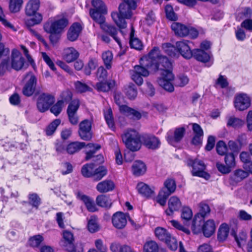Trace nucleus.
I'll use <instances>...</instances> for the list:
<instances>
[{"label": "nucleus", "instance_id": "1", "mask_svg": "<svg viewBox=\"0 0 252 252\" xmlns=\"http://www.w3.org/2000/svg\"><path fill=\"white\" fill-rule=\"evenodd\" d=\"M140 64L141 65H135L131 72V79L137 85L143 84L142 76H148L149 71L158 72L161 76L157 81L159 85L170 93L174 91L171 81L174 76L171 70V63L166 56L161 55L158 47H153L147 56L143 57Z\"/></svg>", "mask_w": 252, "mask_h": 252}, {"label": "nucleus", "instance_id": "2", "mask_svg": "<svg viewBox=\"0 0 252 252\" xmlns=\"http://www.w3.org/2000/svg\"><path fill=\"white\" fill-rule=\"evenodd\" d=\"M138 0H124V2L119 6V12H113L111 17L117 26L120 29L126 27L127 23L126 19L131 18L132 11L137 7Z\"/></svg>", "mask_w": 252, "mask_h": 252}, {"label": "nucleus", "instance_id": "3", "mask_svg": "<svg viewBox=\"0 0 252 252\" xmlns=\"http://www.w3.org/2000/svg\"><path fill=\"white\" fill-rule=\"evenodd\" d=\"M122 140L129 150L125 153L124 159L126 162H131L134 158L133 152L141 148L140 135L134 129H127L122 135Z\"/></svg>", "mask_w": 252, "mask_h": 252}, {"label": "nucleus", "instance_id": "4", "mask_svg": "<svg viewBox=\"0 0 252 252\" xmlns=\"http://www.w3.org/2000/svg\"><path fill=\"white\" fill-rule=\"evenodd\" d=\"M96 164L88 163L84 165L81 169L82 174L84 177H93L96 181L101 180L107 174V170L104 166H99L96 168Z\"/></svg>", "mask_w": 252, "mask_h": 252}, {"label": "nucleus", "instance_id": "5", "mask_svg": "<svg viewBox=\"0 0 252 252\" xmlns=\"http://www.w3.org/2000/svg\"><path fill=\"white\" fill-rule=\"evenodd\" d=\"M176 188L175 181L172 179H167L164 183V187L159 191L157 201L160 205L164 206L169 196L173 193Z\"/></svg>", "mask_w": 252, "mask_h": 252}, {"label": "nucleus", "instance_id": "6", "mask_svg": "<svg viewBox=\"0 0 252 252\" xmlns=\"http://www.w3.org/2000/svg\"><path fill=\"white\" fill-rule=\"evenodd\" d=\"M187 163L189 166L192 168L191 172L193 176L203 177L206 179L209 178L210 175L205 171L206 165L202 160L189 158L187 159Z\"/></svg>", "mask_w": 252, "mask_h": 252}, {"label": "nucleus", "instance_id": "7", "mask_svg": "<svg viewBox=\"0 0 252 252\" xmlns=\"http://www.w3.org/2000/svg\"><path fill=\"white\" fill-rule=\"evenodd\" d=\"M94 15V17L97 19V23H98L100 26L101 29L105 32L108 33L111 36L116 42L119 45V47L122 48V44L120 39L117 36L118 33V30L117 28L112 25L105 22V18L104 16H99V17L97 18Z\"/></svg>", "mask_w": 252, "mask_h": 252}, {"label": "nucleus", "instance_id": "8", "mask_svg": "<svg viewBox=\"0 0 252 252\" xmlns=\"http://www.w3.org/2000/svg\"><path fill=\"white\" fill-rule=\"evenodd\" d=\"M186 129L184 127L176 128L174 130H169L166 135L168 143L171 145L180 142L184 137Z\"/></svg>", "mask_w": 252, "mask_h": 252}, {"label": "nucleus", "instance_id": "9", "mask_svg": "<svg viewBox=\"0 0 252 252\" xmlns=\"http://www.w3.org/2000/svg\"><path fill=\"white\" fill-rule=\"evenodd\" d=\"M251 101V98L247 94L238 93L234 97V107L238 110L244 111L250 106Z\"/></svg>", "mask_w": 252, "mask_h": 252}, {"label": "nucleus", "instance_id": "10", "mask_svg": "<svg viewBox=\"0 0 252 252\" xmlns=\"http://www.w3.org/2000/svg\"><path fill=\"white\" fill-rule=\"evenodd\" d=\"M92 4L94 8L90 9V14L92 18L97 22V19L93 16L95 14L94 16L97 18L99 16H104L103 15L107 13V7L101 0H92Z\"/></svg>", "mask_w": 252, "mask_h": 252}, {"label": "nucleus", "instance_id": "11", "mask_svg": "<svg viewBox=\"0 0 252 252\" xmlns=\"http://www.w3.org/2000/svg\"><path fill=\"white\" fill-rule=\"evenodd\" d=\"M192 57L197 61L205 63L207 67H210L213 64L214 59L212 55L203 50L198 49L193 50Z\"/></svg>", "mask_w": 252, "mask_h": 252}, {"label": "nucleus", "instance_id": "12", "mask_svg": "<svg viewBox=\"0 0 252 252\" xmlns=\"http://www.w3.org/2000/svg\"><path fill=\"white\" fill-rule=\"evenodd\" d=\"M191 42L187 40H182L176 43L177 51L185 59H189L192 57L193 50H191Z\"/></svg>", "mask_w": 252, "mask_h": 252}, {"label": "nucleus", "instance_id": "13", "mask_svg": "<svg viewBox=\"0 0 252 252\" xmlns=\"http://www.w3.org/2000/svg\"><path fill=\"white\" fill-rule=\"evenodd\" d=\"M92 122L87 119L82 121L79 124L78 131L80 138L86 141L90 140L92 137Z\"/></svg>", "mask_w": 252, "mask_h": 252}, {"label": "nucleus", "instance_id": "14", "mask_svg": "<svg viewBox=\"0 0 252 252\" xmlns=\"http://www.w3.org/2000/svg\"><path fill=\"white\" fill-rule=\"evenodd\" d=\"M140 141L141 144L143 143L147 148L152 150L158 149L160 145L159 139L153 135H140Z\"/></svg>", "mask_w": 252, "mask_h": 252}, {"label": "nucleus", "instance_id": "15", "mask_svg": "<svg viewBox=\"0 0 252 252\" xmlns=\"http://www.w3.org/2000/svg\"><path fill=\"white\" fill-rule=\"evenodd\" d=\"M210 208L207 204L200 203L199 204V212L197 213L193 220L192 226L195 227L197 225V222L203 221L205 218L208 216L210 213Z\"/></svg>", "mask_w": 252, "mask_h": 252}, {"label": "nucleus", "instance_id": "16", "mask_svg": "<svg viewBox=\"0 0 252 252\" xmlns=\"http://www.w3.org/2000/svg\"><path fill=\"white\" fill-rule=\"evenodd\" d=\"M25 59L21 53L16 49L12 50L11 54V64L13 69L15 70H21L24 66Z\"/></svg>", "mask_w": 252, "mask_h": 252}, {"label": "nucleus", "instance_id": "17", "mask_svg": "<svg viewBox=\"0 0 252 252\" xmlns=\"http://www.w3.org/2000/svg\"><path fill=\"white\" fill-rule=\"evenodd\" d=\"M26 78H29V80L23 88V93L25 95L30 96L33 94L35 91L36 79L35 76L31 72L27 74Z\"/></svg>", "mask_w": 252, "mask_h": 252}, {"label": "nucleus", "instance_id": "18", "mask_svg": "<svg viewBox=\"0 0 252 252\" xmlns=\"http://www.w3.org/2000/svg\"><path fill=\"white\" fill-rule=\"evenodd\" d=\"M44 239L43 237L41 235H35L29 238L28 241V244L29 246L34 249H39L40 252H47V246L44 245L40 247Z\"/></svg>", "mask_w": 252, "mask_h": 252}, {"label": "nucleus", "instance_id": "19", "mask_svg": "<svg viewBox=\"0 0 252 252\" xmlns=\"http://www.w3.org/2000/svg\"><path fill=\"white\" fill-rule=\"evenodd\" d=\"M113 226L117 229H123L127 223V217L126 214L121 212L115 213L112 219Z\"/></svg>", "mask_w": 252, "mask_h": 252}, {"label": "nucleus", "instance_id": "20", "mask_svg": "<svg viewBox=\"0 0 252 252\" xmlns=\"http://www.w3.org/2000/svg\"><path fill=\"white\" fill-rule=\"evenodd\" d=\"M87 146L90 148H94L93 150H90L86 153V159L87 160L93 158V161L96 162V164L101 163L103 161V158L101 155H98L96 157H94V155L96 151L100 148V146L98 145H94L93 143H89Z\"/></svg>", "mask_w": 252, "mask_h": 252}, {"label": "nucleus", "instance_id": "21", "mask_svg": "<svg viewBox=\"0 0 252 252\" xmlns=\"http://www.w3.org/2000/svg\"><path fill=\"white\" fill-rule=\"evenodd\" d=\"M79 56V52L73 47H68L64 49L62 54L63 59L68 63L74 62Z\"/></svg>", "mask_w": 252, "mask_h": 252}, {"label": "nucleus", "instance_id": "22", "mask_svg": "<svg viewBox=\"0 0 252 252\" xmlns=\"http://www.w3.org/2000/svg\"><path fill=\"white\" fill-rule=\"evenodd\" d=\"M168 206L165 213L167 216H171L174 212L178 211L181 208V202L177 197L173 196L169 199Z\"/></svg>", "mask_w": 252, "mask_h": 252}, {"label": "nucleus", "instance_id": "23", "mask_svg": "<svg viewBox=\"0 0 252 252\" xmlns=\"http://www.w3.org/2000/svg\"><path fill=\"white\" fill-rule=\"evenodd\" d=\"M63 236L65 241L64 247L68 252L75 251V247L73 244L74 237L72 233L68 230H64L63 232Z\"/></svg>", "mask_w": 252, "mask_h": 252}, {"label": "nucleus", "instance_id": "24", "mask_svg": "<svg viewBox=\"0 0 252 252\" xmlns=\"http://www.w3.org/2000/svg\"><path fill=\"white\" fill-rule=\"evenodd\" d=\"M82 27L79 23H73L69 28L67 32V38L70 41H74L78 38Z\"/></svg>", "mask_w": 252, "mask_h": 252}, {"label": "nucleus", "instance_id": "25", "mask_svg": "<svg viewBox=\"0 0 252 252\" xmlns=\"http://www.w3.org/2000/svg\"><path fill=\"white\" fill-rule=\"evenodd\" d=\"M172 30L176 35L180 37L188 36L189 27L178 22H173L171 26Z\"/></svg>", "mask_w": 252, "mask_h": 252}, {"label": "nucleus", "instance_id": "26", "mask_svg": "<svg viewBox=\"0 0 252 252\" xmlns=\"http://www.w3.org/2000/svg\"><path fill=\"white\" fill-rule=\"evenodd\" d=\"M86 146L83 142H72L68 144L66 147V152L69 155H73L78 152Z\"/></svg>", "mask_w": 252, "mask_h": 252}, {"label": "nucleus", "instance_id": "27", "mask_svg": "<svg viewBox=\"0 0 252 252\" xmlns=\"http://www.w3.org/2000/svg\"><path fill=\"white\" fill-rule=\"evenodd\" d=\"M40 5L39 0H30L26 7V14L28 16L35 15L37 14Z\"/></svg>", "mask_w": 252, "mask_h": 252}, {"label": "nucleus", "instance_id": "28", "mask_svg": "<svg viewBox=\"0 0 252 252\" xmlns=\"http://www.w3.org/2000/svg\"><path fill=\"white\" fill-rule=\"evenodd\" d=\"M202 229L204 235L206 237H210L211 236L216 230V225L214 220H208L204 223Z\"/></svg>", "mask_w": 252, "mask_h": 252}, {"label": "nucleus", "instance_id": "29", "mask_svg": "<svg viewBox=\"0 0 252 252\" xmlns=\"http://www.w3.org/2000/svg\"><path fill=\"white\" fill-rule=\"evenodd\" d=\"M68 21L66 18H63L53 23L50 27V31L61 33L63 29L68 25Z\"/></svg>", "mask_w": 252, "mask_h": 252}, {"label": "nucleus", "instance_id": "30", "mask_svg": "<svg viewBox=\"0 0 252 252\" xmlns=\"http://www.w3.org/2000/svg\"><path fill=\"white\" fill-rule=\"evenodd\" d=\"M114 187L113 182L111 180H105L97 184L96 189L99 192L103 193L112 190Z\"/></svg>", "mask_w": 252, "mask_h": 252}, {"label": "nucleus", "instance_id": "31", "mask_svg": "<svg viewBox=\"0 0 252 252\" xmlns=\"http://www.w3.org/2000/svg\"><path fill=\"white\" fill-rule=\"evenodd\" d=\"M146 171V166L145 163L140 160L135 161L132 166V171L133 174L139 176L143 175Z\"/></svg>", "mask_w": 252, "mask_h": 252}, {"label": "nucleus", "instance_id": "32", "mask_svg": "<svg viewBox=\"0 0 252 252\" xmlns=\"http://www.w3.org/2000/svg\"><path fill=\"white\" fill-rule=\"evenodd\" d=\"M29 202L22 201L21 204L23 205H31L33 207L38 208L41 203L40 198L35 193H30L28 195Z\"/></svg>", "mask_w": 252, "mask_h": 252}, {"label": "nucleus", "instance_id": "33", "mask_svg": "<svg viewBox=\"0 0 252 252\" xmlns=\"http://www.w3.org/2000/svg\"><path fill=\"white\" fill-rule=\"evenodd\" d=\"M134 29L131 27V31L130 33L129 45L131 48L137 50H141L143 49V45L142 41L137 37L134 36Z\"/></svg>", "mask_w": 252, "mask_h": 252}, {"label": "nucleus", "instance_id": "34", "mask_svg": "<svg viewBox=\"0 0 252 252\" xmlns=\"http://www.w3.org/2000/svg\"><path fill=\"white\" fill-rule=\"evenodd\" d=\"M138 192L143 196L149 197L154 193V190L147 184L141 182L136 187Z\"/></svg>", "mask_w": 252, "mask_h": 252}, {"label": "nucleus", "instance_id": "35", "mask_svg": "<svg viewBox=\"0 0 252 252\" xmlns=\"http://www.w3.org/2000/svg\"><path fill=\"white\" fill-rule=\"evenodd\" d=\"M229 232V226L226 223H222L219 227L218 232V239L220 242L225 241Z\"/></svg>", "mask_w": 252, "mask_h": 252}, {"label": "nucleus", "instance_id": "36", "mask_svg": "<svg viewBox=\"0 0 252 252\" xmlns=\"http://www.w3.org/2000/svg\"><path fill=\"white\" fill-rule=\"evenodd\" d=\"M155 233L156 237L161 241L165 242L170 238L171 234L164 228L158 227L155 229Z\"/></svg>", "mask_w": 252, "mask_h": 252}, {"label": "nucleus", "instance_id": "37", "mask_svg": "<svg viewBox=\"0 0 252 252\" xmlns=\"http://www.w3.org/2000/svg\"><path fill=\"white\" fill-rule=\"evenodd\" d=\"M37 107L41 112L47 110V95L46 94L43 93L39 95L37 99Z\"/></svg>", "mask_w": 252, "mask_h": 252}, {"label": "nucleus", "instance_id": "38", "mask_svg": "<svg viewBox=\"0 0 252 252\" xmlns=\"http://www.w3.org/2000/svg\"><path fill=\"white\" fill-rule=\"evenodd\" d=\"M80 198L89 212H94L96 211V206L93 199L86 195H81Z\"/></svg>", "mask_w": 252, "mask_h": 252}, {"label": "nucleus", "instance_id": "39", "mask_svg": "<svg viewBox=\"0 0 252 252\" xmlns=\"http://www.w3.org/2000/svg\"><path fill=\"white\" fill-rule=\"evenodd\" d=\"M96 202L97 205L101 207L110 208L112 204L111 200L109 197L105 195H98L96 199Z\"/></svg>", "mask_w": 252, "mask_h": 252}, {"label": "nucleus", "instance_id": "40", "mask_svg": "<svg viewBox=\"0 0 252 252\" xmlns=\"http://www.w3.org/2000/svg\"><path fill=\"white\" fill-rule=\"evenodd\" d=\"M114 85L115 82L114 81H110L109 82L100 81L99 82L96 83V89L98 91L105 92L109 91Z\"/></svg>", "mask_w": 252, "mask_h": 252}, {"label": "nucleus", "instance_id": "41", "mask_svg": "<svg viewBox=\"0 0 252 252\" xmlns=\"http://www.w3.org/2000/svg\"><path fill=\"white\" fill-rule=\"evenodd\" d=\"M33 17L28 19L25 21V24L28 28H32L33 26L39 24L42 20V16L40 13L33 15Z\"/></svg>", "mask_w": 252, "mask_h": 252}, {"label": "nucleus", "instance_id": "42", "mask_svg": "<svg viewBox=\"0 0 252 252\" xmlns=\"http://www.w3.org/2000/svg\"><path fill=\"white\" fill-rule=\"evenodd\" d=\"M113 58V56L112 53L110 51H105L102 54V59L107 69H109L111 68Z\"/></svg>", "mask_w": 252, "mask_h": 252}, {"label": "nucleus", "instance_id": "43", "mask_svg": "<svg viewBox=\"0 0 252 252\" xmlns=\"http://www.w3.org/2000/svg\"><path fill=\"white\" fill-rule=\"evenodd\" d=\"M104 116L109 127L110 128H114V121L112 111L111 108L104 111Z\"/></svg>", "mask_w": 252, "mask_h": 252}, {"label": "nucleus", "instance_id": "44", "mask_svg": "<svg viewBox=\"0 0 252 252\" xmlns=\"http://www.w3.org/2000/svg\"><path fill=\"white\" fill-rule=\"evenodd\" d=\"M23 3V0H10L9 4L10 11L13 13L19 11Z\"/></svg>", "mask_w": 252, "mask_h": 252}, {"label": "nucleus", "instance_id": "45", "mask_svg": "<svg viewBox=\"0 0 252 252\" xmlns=\"http://www.w3.org/2000/svg\"><path fill=\"white\" fill-rule=\"evenodd\" d=\"M162 48L164 52L168 56L174 57L176 55V48L174 46L169 43L162 44Z\"/></svg>", "mask_w": 252, "mask_h": 252}, {"label": "nucleus", "instance_id": "46", "mask_svg": "<svg viewBox=\"0 0 252 252\" xmlns=\"http://www.w3.org/2000/svg\"><path fill=\"white\" fill-rule=\"evenodd\" d=\"M158 244L153 241L147 242L144 245L143 252H158Z\"/></svg>", "mask_w": 252, "mask_h": 252}, {"label": "nucleus", "instance_id": "47", "mask_svg": "<svg viewBox=\"0 0 252 252\" xmlns=\"http://www.w3.org/2000/svg\"><path fill=\"white\" fill-rule=\"evenodd\" d=\"M88 228L91 233H94L99 230V226L95 216H91L88 223Z\"/></svg>", "mask_w": 252, "mask_h": 252}, {"label": "nucleus", "instance_id": "48", "mask_svg": "<svg viewBox=\"0 0 252 252\" xmlns=\"http://www.w3.org/2000/svg\"><path fill=\"white\" fill-rule=\"evenodd\" d=\"M244 124V122L241 119L234 117H231L228 120L227 126L234 128H238L242 126Z\"/></svg>", "mask_w": 252, "mask_h": 252}, {"label": "nucleus", "instance_id": "49", "mask_svg": "<svg viewBox=\"0 0 252 252\" xmlns=\"http://www.w3.org/2000/svg\"><path fill=\"white\" fill-rule=\"evenodd\" d=\"M247 235L246 232H241L238 235L235 236V240L239 247L242 248L244 246L247 241Z\"/></svg>", "mask_w": 252, "mask_h": 252}, {"label": "nucleus", "instance_id": "50", "mask_svg": "<svg viewBox=\"0 0 252 252\" xmlns=\"http://www.w3.org/2000/svg\"><path fill=\"white\" fill-rule=\"evenodd\" d=\"M125 93L127 97L130 99H134L137 94V89L133 84H130L125 89Z\"/></svg>", "mask_w": 252, "mask_h": 252}, {"label": "nucleus", "instance_id": "51", "mask_svg": "<svg viewBox=\"0 0 252 252\" xmlns=\"http://www.w3.org/2000/svg\"><path fill=\"white\" fill-rule=\"evenodd\" d=\"M79 106L80 103L78 99H75L72 100L68 106L67 109V114H76Z\"/></svg>", "mask_w": 252, "mask_h": 252}, {"label": "nucleus", "instance_id": "52", "mask_svg": "<svg viewBox=\"0 0 252 252\" xmlns=\"http://www.w3.org/2000/svg\"><path fill=\"white\" fill-rule=\"evenodd\" d=\"M192 218V212L188 207H184L182 209L181 218L184 222L190 220Z\"/></svg>", "mask_w": 252, "mask_h": 252}, {"label": "nucleus", "instance_id": "53", "mask_svg": "<svg viewBox=\"0 0 252 252\" xmlns=\"http://www.w3.org/2000/svg\"><path fill=\"white\" fill-rule=\"evenodd\" d=\"M12 68L9 59L3 60L0 63V75L3 76L6 71Z\"/></svg>", "mask_w": 252, "mask_h": 252}, {"label": "nucleus", "instance_id": "54", "mask_svg": "<svg viewBox=\"0 0 252 252\" xmlns=\"http://www.w3.org/2000/svg\"><path fill=\"white\" fill-rule=\"evenodd\" d=\"M224 161L226 165L231 169L235 166V158L234 155L231 153L225 155Z\"/></svg>", "mask_w": 252, "mask_h": 252}, {"label": "nucleus", "instance_id": "55", "mask_svg": "<svg viewBox=\"0 0 252 252\" xmlns=\"http://www.w3.org/2000/svg\"><path fill=\"white\" fill-rule=\"evenodd\" d=\"M0 22L6 28L11 29L13 31H16V29L14 26L8 21L6 19L5 15L3 14V10L0 6Z\"/></svg>", "mask_w": 252, "mask_h": 252}, {"label": "nucleus", "instance_id": "56", "mask_svg": "<svg viewBox=\"0 0 252 252\" xmlns=\"http://www.w3.org/2000/svg\"><path fill=\"white\" fill-rule=\"evenodd\" d=\"M165 12L166 18L171 21H176L177 19V16L173 11V7L170 5H166L165 7Z\"/></svg>", "mask_w": 252, "mask_h": 252}, {"label": "nucleus", "instance_id": "57", "mask_svg": "<svg viewBox=\"0 0 252 252\" xmlns=\"http://www.w3.org/2000/svg\"><path fill=\"white\" fill-rule=\"evenodd\" d=\"M60 98L61 100L59 101H62L63 104V103H68L72 99V94L70 90H66L62 92Z\"/></svg>", "mask_w": 252, "mask_h": 252}, {"label": "nucleus", "instance_id": "58", "mask_svg": "<svg viewBox=\"0 0 252 252\" xmlns=\"http://www.w3.org/2000/svg\"><path fill=\"white\" fill-rule=\"evenodd\" d=\"M240 159L244 164L243 168L246 170V167L249 166L250 163H252V161L250 160L251 158L249 153L247 152H242L240 154Z\"/></svg>", "mask_w": 252, "mask_h": 252}, {"label": "nucleus", "instance_id": "59", "mask_svg": "<svg viewBox=\"0 0 252 252\" xmlns=\"http://www.w3.org/2000/svg\"><path fill=\"white\" fill-rule=\"evenodd\" d=\"M115 99L116 103L119 106L120 112L127 116H129L132 108L126 105H120V102L119 101V100L117 99V96L116 95L115 96Z\"/></svg>", "mask_w": 252, "mask_h": 252}, {"label": "nucleus", "instance_id": "60", "mask_svg": "<svg viewBox=\"0 0 252 252\" xmlns=\"http://www.w3.org/2000/svg\"><path fill=\"white\" fill-rule=\"evenodd\" d=\"M63 105L62 101H58L55 104L49 107V109L52 113L57 116L62 111Z\"/></svg>", "mask_w": 252, "mask_h": 252}, {"label": "nucleus", "instance_id": "61", "mask_svg": "<svg viewBox=\"0 0 252 252\" xmlns=\"http://www.w3.org/2000/svg\"><path fill=\"white\" fill-rule=\"evenodd\" d=\"M227 148L223 141H219L216 145V150L218 154L225 155L226 154Z\"/></svg>", "mask_w": 252, "mask_h": 252}, {"label": "nucleus", "instance_id": "62", "mask_svg": "<svg viewBox=\"0 0 252 252\" xmlns=\"http://www.w3.org/2000/svg\"><path fill=\"white\" fill-rule=\"evenodd\" d=\"M165 243L167 244L169 248L172 251H175L178 248V243L177 240L175 237L171 235L170 238L165 241Z\"/></svg>", "mask_w": 252, "mask_h": 252}, {"label": "nucleus", "instance_id": "63", "mask_svg": "<svg viewBox=\"0 0 252 252\" xmlns=\"http://www.w3.org/2000/svg\"><path fill=\"white\" fill-rule=\"evenodd\" d=\"M96 76L100 81L105 80L107 76V71L103 66L98 67L97 70Z\"/></svg>", "mask_w": 252, "mask_h": 252}, {"label": "nucleus", "instance_id": "64", "mask_svg": "<svg viewBox=\"0 0 252 252\" xmlns=\"http://www.w3.org/2000/svg\"><path fill=\"white\" fill-rule=\"evenodd\" d=\"M76 90L79 93L86 92L89 90V87L86 84L80 81H77L74 84Z\"/></svg>", "mask_w": 252, "mask_h": 252}]
</instances>
